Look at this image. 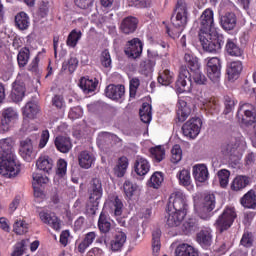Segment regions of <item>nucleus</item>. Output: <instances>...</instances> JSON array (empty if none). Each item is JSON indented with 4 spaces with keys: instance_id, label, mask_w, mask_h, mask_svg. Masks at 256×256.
Listing matches in <instances>:
<instances>
[{
    "instance_id": "69168bd1",
    "label": "nucleus",
    "mask_w": 256,
    "mask_h": 256,
    "mask_svg": "<svg viewBox=\"0 0 256 256\" xmlns=\"http://www.w3.org/2000/svg\"><path fill=\"white\" fill-rule=\"evenodd\" d=\"M57 175L63 177L67 173V161L60 159L57 162Z\"/></svg>"
},
{
    "instance_id": "e2e57ef3",
    "label": "nucleus",
    "mask_w": 256,
    "mask_h": 256,
    "mask_svg": "<svg viewBox=\"0 0 256 256\" xmlns=\"http://www.w3.org/2000/svg\"><path fill=\"white\" fill-rule=\"evenodd\" d=\"M240 243H241V245H243V247H252L253 246V233H251V232L244 233Z\"/></svg>"
},
{
    "instance_id": "2f4dec72",
    "label": "nucleus",
    "mask_w": 256,
    "mask_h": 256,
    "mask_svg": "<svg viewBox=\"0 0 256 256\" xmlns=\"http://www.w3.org/2000/svg\"><path fill=\"white\" fill-rule=\"evenodd\" d=\"M175 256H199V252L189 244H180L175 249Z\"/></svg>"
},
{
    "instance_id": "603ef678",
    "label": "nucleus",
    "mask_w": 256,
    "mask_h": 256,
    "mask_svg": "<svg viewBox=\"0 0 256 256\" xmlns=\"http://www.w3.org/2000/svg\"><path fill=\"white\" fill-rule=\"evenodd\" d=\"M79 39H81V31L77 32V30H72L67 38V45L69 47H76L77 43H79Z\"/></svg>"
},
{
    "instance_id": "20e7f679",
    "label": "nucleus",
    "mask_w": 256,
    "mask_h": 256,
    "mask_svg": "<svg viewBox=\"0 0 256 256\" xmlns=\"http://www.w3.org/2000/svg\"><path fill=\"white\" fill-rule=\"evenodd\" d=\"M198 37L204 51L208 53H218V51H221L224 37L222 34L217 33V30L200 32Z\"/></svg>"
},
{
    "instance_id": "ea45409f",
    "label": "nucleus",
    "mask_w": 256,
    "mask_h": 256,
    "mask_svg": "<svg viewBox=\"0 0 256 256\" xmlns=\"http://www.w3.org/2000/svg\"><path fill=\"white\" fill-rule=\"evenodd\" d=\"M128 166L129 162L127 161V157H121L118 160V164L114 167L116 177H124Z\"/></svg>"
},
{
    "instance_id": "39448f33",
    "label": "nucleus",
    "mask_w": 256,
    "mask_h": 256,
    "mask_svg": "<svg viewBox=\"0 0 256 256\" xmlns=\"http://www.w3.org/2000/svg\"><path fill=\"white\" fill-rule=\"evenodd\" d=\"M89 201L87 204V211L90 215H96L97 209H99V199L103 197V184L101 180L94 178L90 184Z\"/></svg>"
},
{
    "instance_id": "680f3d73",
    "label": "nucleus",
    "mask_w": 256,
    "mask_h": 256,
    "mask_svg": "<svg viewBox=\"0 0 256 256\" xmlns=\"http://www.w3.org/2000/svg\"><path fill=\"white\" fill-rule=\"evenodd\" d=\"M33 177V185H36L37 187H41V185H45L46 183H49L48 177H43L42 174L34 173L32 175Z\"/></svg>"
},
{
    "instance_id": "4d7b16f0",
    "label": "nucleus",
    "mask_w": 256,
    "mask_h": 256,
    "mask_svg": "<svg viewBox=\"0 0 256 256\" xmlns=\"http://www.w3.org/2000/svg\"><path fill=\"white\" fill-rule=\"evenodd\" d=\"M179 181L184 187H189V185H191V174L189 173V170L180 171Z\"/></svg>"
},
{
    "instance_id": "4c0bfd02",
    "label": "nucleus",
    "mask_w": 256,
    "mask_h": 256,
    "mask_svg": "<svg viewBox=\"0 0 256 256\" xmlns=\"http://www.w3.org/2000/svg\"><path fill=\"white\" fill-rule=\"evenodd\" d=\"M151 105L149 103H143L140 108L139 115L142 123H151L153 114L151 112Z\"/></svg>"
},
{
    "instance_id": "f03ea898",
    "label": "nucleus",
    "mask_w": 256,
    "mask_h": 256,
    "mask_svg": "<svg viewBox=\"0 0 256 256\" xmlns=\"http://www.w3.org/2000/svg\"><path fill=\"white\" fill-rule=\"evenodd\" d=\"M0 175L7 179H14L16 175H19V166L15 161L11 138L0 140Z\"/></svg>"
},
{
    "instance_id": "bf43d9fd",
    "label": "nucleus",
    "mask_w": 256,
    "mask_h": 256,
    "mask_svg": "<svg viewBox=\"0 0 256 256\" xmlns=\"http://www.w3.org/2000/svg\"><path fill=\"white\" fill-rule=\"evenodd\" d=\"M224 105H225V110L224 113L225 115H229L235 109V100L231 98L230 96H225L224 97Z\"/></svg>"
},
{
    "instance_id": "7c9ffc66",
    "label": "nucleus",
    "mask_w": 256,
    "mask_h": 256,
    "mask_svg": "<svg viewBox=\"0 0 256 256\" xmlns=\"http://www.w3.org/2000/svg\"><path fill=\"white\" fill-rule=\"evenodd\" d=\"M149 169H151V166L149 165V161L145 158H138L134 165V171L137 175L140 177L145 176L149 173Z\"/></svg>"
},
{
    "instance_id": "f257e3e1",
    "label": "nucleus",
    "mask_w": 256,
    "mask_h": 256,
    "mask_svg": "<svg viewBox=\"0 0 256 256\" xmlns=\"http://www.w3.org/2000/svg\"><path fill=\"white\" fill-rule=\"evenodd\" d=\"M184 61L188 64L190 72L189 69H187V66L182 65L180 67L179 76L176 81V87L179 93L191 91L193 81L196 83V85H206L207 77L205 74H203V72H201L199 60H197V57H194L190 53H186L184 55Z\"/></svg>"
},
{
    "instance_id": "c85d7f7f",
    "label": "nucleus",
    "mask_w": 256,
    "mask_h": 256,
    "mask_svg": "<svg viewBox=\"0 0 256 256\" xmlns=\"http://www.w3.org/2000/svg\"><path fill=\"white\" fill-rule=\"evenodd\" d=\"M186 215L187 214H185V212H177V211L171 212L167 216L166 225L168 227H179V225L183 223V219H185Z\"/></svg>"
},
{
    "instance_id": "49530a36",
    "label": "nucleus",
    "mask_w": 256,
    "mask_h": 256,
    "mask_svg": "<svg viewBox=\"0 0 256 256\" xmlns=\"http://www.w3.org/2000/svg\"><path fill=\"white\" fill-rule=\"evenodd\" d=\"M158 83H160V85H171L173 83V74L171 73V71L169 70H164L163 73H161L158 76Z\"/></svg>"
},
{
    "instance_id": "a878e982",
    "label": "nucleus",
    "mask_w": 256,
    "mask_h": 256,
    "mask_svg": "<svg viewBox=\"0 0 256 256\" xmlns=\"http://www.w3.org/2000/svg\"><path fill=\"white\" fill-rule=\"evenodd\" d=\"M215 209V195L209 194L204 198V204L202 206V219H207L209 217L208 213H211Z\"/></svg>"
},
{
    "instance_id": "a211bd4d",
    "label": "nucleus",
    "mask_w": 256,
    "mask_h": 256,
    "mask_svg": "<svg viewBox=\"0 0 256 256\" xmlns=\"http://www.w3.org/2000/svg\"><path fill=\"white\" fill-rule=\"evenodd\" d=\"M220 25L224 31H233L237 27V16L233 12H227L220 17Z\"/></svg>"
},
{
    "instance_id": "3c124183",
    "label": "nucleus",
    "mask_w": 256,
    "mask_h": 256,
    "mask_svg": "<svg viewBox=\"0 0 256 256\" xmlns=\"http://www.w3.org/2000/svg\"><path fill=\"white\" fill-rule=\"evenodd\" d=\"M99 139L104 145H111V143H113V141H117L119 137L109 132H102L99 134Z\"/></svg>"
},
{
    "instance_id": "a18cd8bd",
    "label": "nucleus",
    "mask_w": 256,
    "mask_h": 256,
    "mask_svg": "<svg viewBox=\"0 0 256 256\" xmlns=\"http://www.w3.org/2000/svg\"><path fill=\"white\" fill-rule=\"evenodd\" d=\"M150 153H151L152 159H154L157 163H161V161L165 159V148L161 146H156L155 148H151Z\"/></svg>"
},
{
    "instance_id": "5701e85b",
    "label": "nucleus",
    "mask_w": 256,
    "mask_h": 256,
    "mask_svg": "<svg viewBox=\"0 0 256 256\" xmlns=\"http://www.w3.org/2000/svg\"><path fill=\"white\" fill-rule=\"evenodd\" d=\"M194 179L199 183H205L209 179V170L205 164H197L193 167Z\"/></svg>"
},
{
    "instance_id": "ddd939ff",
    "label": "nucleus",
    "mask_w": 256,
    "mask_h": 256,
    "mask_svg": "<svg viewBox=\"0 0 256 256\" xmlns=\"http://www.w3.org/2000/svg\"><path fill=\"white\" fill-rule=\"evenodd\" d=\"M213 10L206 9L200 16V33H206L209 31H215L213 28Z\"/></svg>"
},
{
    "instance_id": "f8f14e48",
    "label": "nucleus",
    "mask_w": 256,
    "mask_h": 256,
    "mask_svg": "<svg viewBox=\"0 0 256 256\" xmlns=\"http://www.w3.org/2000/svg\"><path fill=\"white\" fill-rule=\"evenodd\" d=\"M124 53L132 59L141 57V53H143V42H141L139 38H134L128 41L124 49Z\"/></svg>"
},
{
    "instance_id": "f704fd0d",
    "label": "nucleus",
    "mask_w": 256,
    "mask_h": 256,
    "mask_svg": "<svg viewBox=\"0 0 256 256\" xmlns=\"http://www.w3.org/2000/svg\"><path fill=\"white\" fill-rule=\"evenodd\" d=\"M226 51L231 57H243V49H241L235 40L229 39L226 43Z\"/></svg>"
},
{
    "instance_id": "58836bf2",
    "label": "nucleus",
    "mask_w": 256,
    "mask_h": 256,
    "mask_svg": "<svg viewBox=\"0 0 256 256\" xmlns=\"http://www.w3.org/2000/svg\"><path fill=\"white\" fill-rule=\"evenodd\" d=\"M15 23L20 31H25L29 28V16L25 12H20L15 16Z\"/></svg>"
},
{
    "instance_id": "423d86ee",
    "label": "nucleus",
    "mask_w": 256,
    "mask_h": 256,
    "mask_svg": "<svg viewBox=\"0 0 256 256\" xmlns=\"http://www.w3.org/2000/svg\"><path fill=\"white\" fill-rule=\"evenodd\" d=\"M236 217L237 213H235V208H226L223 213L218 217L215 223L220 233H223V231H227V229H230Z\"/></svg>"
},
{
    "instance_id": "9b49d317",
    "label": "nucleus",
    "mask_w": 256,
    "mask_h": 256,
    "mask_svg": "<svg viewBox=\"0 0 256 256\" xmlns=\"http://www.w3.org/2000/svg\"><path fill=\"white\" fill-rule=\"evenodd\" d=\"M169 205H172L174 211L187 215V209L189 206L187 205V198L182 192L172 193L169 197Z\"/></svg>"
},
{
    "instance_id": "412c9836",
    "label": "nucleus",
    "mask_w": 256,
    "mask_h": 256,
    "mask_svg": "<svg viewBox=\"0 0 256 256\" xmlns=\"http://www.w3.org/2000/svg\"><path fill=\"white\" fill-rule=\"evenodd\" d=\"M25 83L23 82H14L13 88L10 94V97L14 103H19L23 101V97H25Z\"/></svg>"
},
{
    "instance_id": "e433bc0d",
    "label": "nucleus",
    "mask_w": 256,
    "mask_h": 256,
    "mask_svg": "<svg viewBox=\"0 0 256 256\" xmlns=\"http://www.w3.org/2000/svg\"><path fill=\"white\" fill-rule=\"evenodd\" d=\"M98 228L101 233H109L111 231V221L105 212H101L99 216Z\"/></svg>"
},
{
    "instance_id": "4468645a",
    "label": "nucleus",
    "mask_w": 256,
    "mask_h": 256,
    "mask_svg": "<svg viewBox=\"0 0 256 256\" xmlns=\"http://www.w3.org/2000/svg\"><path fill=\"white\" fill-rule=\"evenodd\" d=\"M19 153L24 161L28 163L33 161V140L31 138H25L20 141Z\"/></svg>"
},
{
    "instance_id": "0eeeda50",
    "label": "nucleus",
    "mask_w": 256,
    "mask_h": 256,
    "mask_svg": "<svg viewBox=\"0 0 256 256\" xmlns=\"http://www.w3.org/2000/svg\"><path fill=\"white\" fill-rule=\"evenodd\" d=\"M238 119H241L244 125H253L256 120V108L252 104L244 103L240 105L237 112Z\"/></svg>"
},
{
    "instance_id": "de8ad7c7",
    "label": "nucleus",
    "mask_w": 256,
    "mask_h": 256,
    "mask_svg": "<svg viewBox=\"0 0 256 256\" xmlns=\"http://www.w3.org/2000/svg\"><path fill=\"white\" fill-rule=\"evenodd\" d=\"M13 231L16 235H25L29 231V224L25 223V221L17 220L14 223Z\"/></svg>"
},
{
    "instance_id": "774afa93",
    "label": "nucleus",
    "mask_w": 256,
    "mask_h": 256,
    "mask_svg": "<svg viewBox=\"0 0 256 256\" xmlns=\"http://www.w3.org/2000/svg\"><path fill=\"white\" fill-rule=\"evenodd\" d=\"M48 141H49V130H43L38 147L40 149H43V147L47 145Z\"/></svg>"
},
{
    "instance_id": "1a4fd4ad",
    "label": "nucleus",
    "mask_w": 256,
    "mask_h": 256,
    "mask_svg": "<svg viewBox=\"0 0 256 256\" xmlns=\"http://www.w3.org/2000/svg\"><path fill=\"white\" fill-rule=\"evenodd\" d=\"M203 122L200 118H191L182 126V133L185 137H189L190 139H195L199 133H201V127Z\"/></svg>"
},
{
    "instance_id": "473e14b6",
    "label": "nucleus",
    "mask_w": 256,
    "mask_h": 256,
    "mask_svg": "<svg viewBox=\"0 0 256 256\" xmlns=\"http://www.w3.org/2000/svg\"><path fill=\"white\" fill-rule=\"evenodd\" d=\"M243 207L247 209H255L256 207V195L255 191L249 190L240 200Z\"/></svg>"
},
{
    "instance_id": "2eb2a0df",
    "label": "nucleus",
    "mask_w": 256,
    "mask_h": 256,
    "mask_svg": "<svg viewBox=\"0 0 256 256\" xmlns=\"http://www.w3.org/2000/svg\"><path fill=\"white\" fill-rule=\"evenodd\" d=\"M243 71V62L241 60L232 61L227 65L226 73L228 75V81L234 83L239 79L241 72Z\"/></svg>"
},
{
    "instance_id": "cd10ccee",
    "label": "nucleus",
    "mask_w": 256,
    "mask_h": 256,
    "mask_svg": "<svg viewBox=\"0 0 256 256\" xmlns=\"http://www.w3.org/2000/svg\"><path fill=\"white\" fill-rule=\"evenodd\" d=\"M54 143L56 149H58L60 153H69L73 147V144H71V139L65 136H57Z\"/></svg>"
},
{
    "instance_id": "8fccbe9b",
    "label": "nucleus",
    "mask_w": 256,
    "mask_h": 256,
    "mask_svg": "<svg viewBox=\"0 0 256 256\" xmlns=\"http://www.w3.org/2000/svg\"><path fill=\"white\" fill-rule=\"evenodd\" d=\"M172 156H171V162L174 164L179 163L181 159H183V150H181V146L179 144H176L173 146L171 150Z\"/></svg>"
},
{
    "instance_id": "c03bdc74",
    "label": "nucleus",
    "mask_w": 256,
    "mask_h": 256,
    "mask_svg": "<svg viewBox=\"0 0 256 256\" xmlns=\"http://www.w3.org/2000/svg\"><path fill=\"white\" fill-rule=\"evenodd\" d=\"M29 57H30V51L29 48L25 47L22 48L17 56V61H18V65L19 67H25V65H27V63H29Z\"/></svg>"
},
{
    "instance_id": "b1692460",
    "label": "nucleus",
    "mask_w": 256,
    "mask_h": 256,
    "mask_svg": "<svg viewBox=\"0 0 256 256\" xmlns=\"http://www.w3.org/2000/svg\"><path fill=\"white\" fill-rule=\"evenodd\" d=\"M197 242L203 249H209L213 243V235L210 230H201L197 234Z\"/></svg>"
},
{
    "instance_id": "72a5a7b5",
    "label": "nucleus",
    "mask_w": 256,
    "mask_h": 256,
    "mask_svg": "<svg viewBox=\"0 0 256 256\" xmlns=\"http://www.w3.org/2000/svg\"><path fill=\"white\" fill-rule=\"evenodd\" d=\"M239 145H241V138L231 137L227 143L222 146V149L226 155H229L231 153H235V151L239 149Z\"/></svg>"
},
{
    "instance_id": "37998d69",
    "label": "nucleus",
    "mask_w": 256,
    "mask_h": 256,
    "mask_svg": "<svg viewBox=\"0 0 256 256\" xmlns=\"http://www.w3.org/2000/svg\"><path fill=\"white\" fill-rule=\"evenodd\" d=\"M95 237V232L87 233L84 240L79 244L78 251L80 253H85V249H87V247H89V245L95 241Z\"/></svg>"
},
{
    "instance_id": "338daca9",
    "label": "nucleus",
    "mask_w": 256,
    "mask_h": 256,
    "mask_svg": "<svg viewBox=\"0 0 256 256\" xmlns=\"http://www.w3.org/2000/svg\"><path fill=\"white\" fill-rule=\"evenodd\" d=\"M139 78H133L130 80V97L137 95V89L139 88Z\"/></svg>"
},
{
    "instance_id": "bb28decb",
    "label": "nucleus",
    "mask_w": 256,
    "mask_h": 256,
    "mask_svg": "<svg viewBox=\"0 0 256 256\" xmlns=\"http://www.w3.org/2000/svg\"><path fill=\"white\" fill-rule=\"evenodd\" d=\"M189 115H191V107L187 105V102L185 100H179L177 110V119L179 123L187 121V117H189Z\"/></svg>"
},
{
    "instance_id": "6ab92c4d",
    "label": "nucleus",
    "mask_w": 256,
    "mask_h": 256,
    "mask_svg": "<svg viewBox=\"0 0 256 256\" xmlns=\"http://www.w3.org/2000/svg\"><path fill=\"white\" fill-rule=\"evenodd\" d=\"M95 163V156L93 153L84 150L78 154V165L81 169H91L92 165Z\"/></svg>"
},
{
    "instance_id": "0e129e2a",
    "label": "nucleus",
    "mask_w": 256,
    "mask_h": 256,
    "mask_svg": "<svg viewBox=\"0 0 256 256\" xmlns=\"http://www.w3.org/2000/svg\"><path fill=\"white\" fill-rule=\"evenodd\" d=\"M74 3L79 9H91L95 0H74Z\"/></svg>"
},
{
    "instance_id": "7ed1b4c3",
    "label": "nucleus",
    "mask_w": 256,
    "mask_h": 256,
    "mask_svg": "<svg viewBox=\"0 0 256 256\" xmlns=\"http://www.w3.org/2000/svg\"><path fill=\"white\" fill-rule=\"evenodd\" d=\"M175 11L177 12L176 17H171L174 28L171 30L169 27H166V32L172 39H179L185 29V25H187V3L185 0L177 1Z\"/></svg>"
},
{
    "instance_id": "4be33fe9",
    "label": "nucleus",
    "mask_w": 256,
    "mask_h": 256,
    "mask_svg": "<svg viewBox=\"0 0 256 256\" xmlns=\"http://www.w3.org/2000/svg\"><path fill=\"white\" fill-rule=\"evenodd\" d=\"M39 215L41 221L46 225L53 227L55 231H59V229H61V222L59 221V218L55 216V213L40 212Z\"/></svg>"
},
{
    "instance_id": "a19ab883",
    "label": "nucleus",
    "mask_w": 256,
    "mask_h": 256,
    "mask_svg": "<svg viewBox=\"0 0 256 256\" xmlns=\"http://www.w3.org/2000/svg\"><path fill=\"white\" fill-rule=\"evenodd\" d=\"M79 87L84 91V93H92V91L97 89V82L83 77L80 79Z\"/></svg>"
},
{
    "instance_id": "c756f323",
    "label": "nucleus",
    "mask_w": 256,
    "mask_h": 256,
    "mask_svg": "<svg viewBox=\"0 0 256 256\" xmlns=\"http://www.w3.org/2000/svg\"><path fill=\"white\" fill-rule=\"evenodd\" d=\"M36 166L40 171L49 174L53 171V159L49 156H40L36 162Z\"/></svg>"
},
{
    "instance_id": "9d476101",
    "label": "nucleus",
    "mask_w": 256,
    "mask_h": 256,
    "mask_svg": "<svg viewBox=\"0 0 256 256\" xmlns=\"http://www.w3.org/2000/svg\"><path fill=\"white\" fill-rule=\"evenodd\" d=\"M19 118V115L17 114V111L13 109V107L5 108L2 111V118L0 121V129L4 133L9 131L11 128V125L15 123V121Z\"/></svg>"
},
{
    "instance_id": "6e6552de",
    "label": "nucleus",
    "mask_w": 256,
    "mask_h": 256,
    "mask_svg": "<svg viewBox=\"0 0 256 256\" xmlns=\"http://www.w3.org/2000/svg\"><path fill=\"white\" fill-rule=\"evenodd\" d=\"M207 77L212 83H219L221 80V60L217 57H212L208 60L207 66Z\"/></svg>"
},
{
    "instance_id": "052dcab7",
    "label": "nucleus",
    "mask_w": 256,
    "mask_h": 256,
    "mask_svg": "<svg viewBox=\"0 0 256 256\" xmlns=\"http://www.w3.org/2000/svg\"><path fill=\"white\" fill-rule=\"evenodd\" d=\"M101 65L103 67L109 68L111 67V54L109 53V50H104L101 53L100 56Z\"/></svg>"
},
{
    "instance_id": "79ce46f5",
    "label": "nucleus",
    "mask_w": 256,
    "mask_h": 256,
    "mask_svg": "<svg viewBox=\"0 0 256 256\" xmlns=\"http://www.w3.org/2000/svg\"><path fill=\"white\" fill-rule=\"evenodd\" d=\"M110 209L115 217H121L123 215V202L119 197H115L114 201L111 202Z\"/></svg>"
},
{
    "instance_id": "f3484780",
    "label": "nucleus",
    "mask_w": 256,
    "mask_h": 256,
    "mask_svg": "<svg viewBox=\"0 0 256 256\" xmlns=\"http://www.w3.org/2000/svg\"><path fill=\"white\" fill-rule=\"evenodd\" d=\"M249 185H251V177L247 175H238L230 184V189L231 191L238 193L239 191H243V189L249 187Z\"/></svg>"
},
{
    "instance_id": "dca6fc26",
    "label": "nucleus",
    "mask_w": 256,
    "mask_h": 256,
    "mask_svg": "<svg viewBox=\"0 0 256 256\" xmlns=\"http://www.w3.org/2000/svg\"><path fill=\"white\" fill-rule=\"evenodd\" d=\"M105 93L106 97L109 99H113V101H119V99H123L125 96V86L121 84H110L106 87Z\"/></svg>"
},
{
    "instance_id": "13d9d810",
    "label": "nucleus",
    "mask_w": 256,
    "mask_h": 256,
    "mask_svg": "<svg viewBox=\"0 0 256 256\" xmlns=\"http://www.w3.org/2000/svg\"><path fill=\"white\" fill-rule=\"evenodd\" d=\"M130 7H137V9H147V7H151V0H131Z\"/></svg>"
},
{
    "instance_id": "393cba45",
    "label": "nucleus",
    "mask_w": 256,
    "mask_h": 256,
    "mask_svg": "<svg viewBox=\"0 0 256 256\" xmlns=\"http://www.w3.org/2000/svg\"><path fill=\"white\" fill-rule=\"evenodd\" d=\"M127 242V234L125 232H117L114 239L111 240L110 247L111 251L117 252L123 249V246Z\"/></svg>"
},
{
    "instance_id": "6e6d98bb",
    "label": "nucleus",
    "mask_w": 256,
    "mask_h": 256,
    "mask_svg": "<svg viewBox=\"0 0 256 256\" xmlns=\"http://www.w3.org/2000/svg\"><path fill=\"white\" fill-rule=\"evenodd\" d=\"M123 188L126 197H128V199H131V197L135 195V191H137V184H133V182L127 180L125 181Z\"/></svg>"
},
{
    "instance_id": "5fc2aeb1",
    "label": "nucleus",
    "mask_w": 256,
    "mask_h": 256,
    "mask_svg": "<svg viewBox=\"0 0 256 256\" xmlns=\"http://www.w3.org/2000/svg\"><path fill=\"white\" fill-rule=\"evenodd\" d=\"M161 183H163V173L155 172L150 178V187H153V189H159V187H161Z\"/></svg>"
},
{
    "instance_id": "864d4df0",
    "label": "nucleus",
    "mask_w": 256,
    "mask_h": 256,
    "mask_svg": "<svg viewBox=\"0 0 256 256\" xmlns=\"http://www.w3.org/2000/svg\"><path fill=\"white\" fill-rule=\"evenodd\" d=\"M27 245H29V240H22L18 242L15 246L14 251L12 252V256H21L27 251Z\"/></svg>"
},
{
    "instance_id": "09e8293b",
    "label": "nucleus",
    "mask_w": 256,
    "mask_h": 256,
    "mask_svg": "<svg viewBox=\"0 0 256 256\" xmlns=\"http://www.w3.org/2000/svg\"><path fill=\"white\" fill-rule=\"evenodd\" d=\"M229 177H231V172H229V170L222 169L218 171L219 183L223 189L229 185Z\"/></svg>"
},
{
    "instance_id": "c9c22d12",
    "label": "nucleus",
    "mask_w": 256,
    "mask_h": 256,
    "mask_svg": "<svg viewBox=\"0 0 256 256\" xmlns=\"http://www.w3.org/2000/svg\"><path fill=\"white\" fill-rule=\"evenodd\" d=\"M39 114V105L35 102H28L24 109L23 115L27 117V119H35Z\"/></svg>"
},
{
    "instance_id": "aec40b11",
    "label": "nucleus",
    "mask_w": 256,
    "mask_h": 256,
    "mask_svg": "<svg viewBox=\"0 0 256 256\" xmlns=\"http://www.w3.org/2000/svg\"><path fill=\"white\" fill-rule=\"evenodd\" d=\"M138 23L139 21L137 20V18L129 16L122 20L120 29L122 33H125V35H129L130 33H135V31H137Z\"/></svg>"
}]
</instances>
